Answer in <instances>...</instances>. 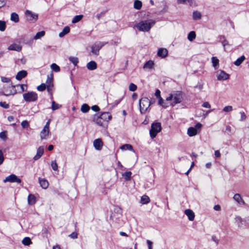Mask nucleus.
Returning <instances> with one entry per match:
<instances>
[{"label":"nucleus","mask_w":249,"mask_h":249,"mask_svg":"<svg viewBox=\"0 0 249 249\" xmlns=\"http://www.w3.org/2000/svg\"><path fill=\"white\" fill-rule=\"evenodd\" d=\"M0 138L4 141H5L7 139V131H3L0 133Z\"/></svg>","instance_id":"nucleus-46"},{"label":"nucleus","mask_w":249,"mask_h":249,"mask_svg":"<svg viewBox=\"0 0 249 249\" xmlns=\"http://www.w3.org/2000/svg\"><path fill=\"white\" fill-rule=\"evenodd\" d=\"M103 142L100 139H95L93 142V146L95 149L98 150H101L103 147Z\"/></svg>","instance_id":"nucleus-11"},{"label":"nucleus","mask_w":249,"mask_h":249,"mask_svg":"<svg viewBox=\"0 0 249 249\" xmlns=\"http://www.w3.org/2000/svg\"><path fill=\"white\" fill-rule=\"evenodd\" d=\"M78 234L76 232H72L70 234L69 236L72 239H76L77 238Z\"/></svg>","instance_id":"nucleus-53"},{"label":"nucleus","mask_w":249,"mask_h":249,"mask_svg":"<svg viewBox=\"0 0 249 249\" xmlns=\"http://www.w3.org/2000/svg\"><path fill=\"white\" fill-rule=\"evenodd\" d=\"M155 24V21L153 19L142 20L139 22L137 25L136 27L140 31L148 32Z\"/></svg>","instance_id":"nucleus-1"},{"label":"nucleus","mask_w":249,"mask_h":249,"mask_svg":"<svg viewBox=\"0 0 249 249\" xmlns=\"http://www.w3.org/2000/svg\"><path fill=\"white\" fill-rule=\"evenodd\" d=\"M159 104L161 106L163 107L166 108L169 107V105L164 102V100L161 97L159 98Z\"/></svg>","instance_id":"nucleus-41"},{"label":"nucleus","mask_w":249,"mask_h":249,"mask_svg":"<svg viewBox=\"0 0 249 249\" xmlns=\"http://www.w3.org/2000/svg\"><path fill=\"white\" fill-rule=\"evenodd\" d=\"M100 115L102 117L101 119L105 122H108L112 119V115L108 112H103L100 113Z\"/></svg>","instance_id":"nucleus-10"},{"label":"nucleus","mask_w":249,"mask_h":249,"mask_svg":"<svg viewBox=\"0 0 249 249\" xmlns=\"http://www.w3.org/2000/svg\"><path fill=\"white\" fill-rule=\"evenodd\" d=\"M97 63L94 61H90L87 64V68L88 70L93 71L97 69Z\"/></svg>","instance_id":"nucleus-20"},{"label":"nucleus","mask_w":249,"mask_h":249,"mask_svg":"<svg viewBox=\"0 0 249 249\" xmlns=\"http://www.w3.org/2000/svg\"><path fill=\"white\" fill-rule=\"evenodd\" d=\"M194 0H178V2L180 3H184L186 1H188L190 4L193 3Z\"/></svg>","instance_id":"nucleus-57"},{"label":"nucleus","mask_w":249,"mask_h":249,"mask_svg":"<svg viewBox=\"0 0 249 249\" xmlns=\"http://www.w3.org/2000/svg\"><path fill=\"white\" fill-rule=\"evenodd\" d=\"M4 160L3 152L0 150V165L2 164Z\"/></svg>","instance_id":"nucleus-55"},{"label":"nucleus","mask_w":249,"mask_h":249,"mask_svg":"<svg viewBox=\"0 0 249 249\" xmlns=\"http://www.w3.org/2000/svg\"><path fill=\"white\" fill-rule=\"evenodd\" d=\"M195 88H197L199 90H201L203 89V84L200 83H198L197 85L195 86Z\"/></svg>","instance_id":"nucleus-64"},{"label":"nucleus","mask_w":249,"mask_h":249,"mask_svg":"<svg viewBox=\"0 0 249 249\" xmlns=\"http://www.w3.org/2000/svg\"><path fill=\"white\" fill-rule=\"evenodd\" d=\"M212 240L216 244H218L219 239L215 235H213L212 237Z\"/></svg>","instance_id":"nucleus-61"},{"label":"nucleus","mask_w":249,"mask_h":249,"mask_svg":"<svg viewBox=\"0 0 249 249\" xmlns=\"http://www.w3.org/2000/svg\"><path fill=\"white\" fill-rule=\"evenodd\" d=\"M45 34V32L44 31L37 32L34 37V39L35 40L39 39L42 37L44 36Z\"/></svg>","instance_id":"nucleus-33"},{"label":"nucleus","mask_w":249,"mask_h":249,"mask_svg":"<svg viewBox=\"0 0 249 249\" xmlns=\"http://www.w3.org/2000/svg\"><path fill=\"white\" fill-rule=\"evenodd\" d=\"M49 130L43 128L40 133V138L41 139H45L46 137L48 136L49 133Z\"/></svg>","instance_id":"nucleus-25"},{"label":"nucleus","mask_w":249,"mask_h":249,"mask_svg":"<svg viewBox=\"0 0 249 249\" xmlns=\"http://www.w3.org/2000/svg\"><path fill=\"white\" fill-rule=\"evenodd\" d=\"M44 153V148L42 146H39L36 151V155L33 158L35 160H38Z\"/></svg>","instance_id":"nucleus-13"},{"label":"nucleus","mask_w":249,"mask_h":249,"mask_svg":"<svg viewBox=\"0 0 249 249\" xmlns=\"http://www.w3.org/2000/svg\"><path fill=\"white\" fill-rule=\"evenodd\" d=\"M21 125L23 128H26L29 127V124L27 121H23L21 122Z\"/></svg>","instance_id":"nucleus-51"},{"label":"nucleus","mask_w":249,"mask_h":249,"mask_svg":"<svg viewBox=\"0 0 249 249\" xmlns=\"http://www.w3.org/2000/svg\"><path fill=\"white\" fill-rule=\"evenodd\" d=\"M11 20L15 23H17L19 21V17L18 14L16 13H12L11 15Z\"/></svg>","instance_id":"nucleus-27"},{"label":"nucleus","mask_w":249,"mask_h":249,"mask_svg":"<svg viewBox=\"0 0 249 249\" xmlns=\"http://www.w3.org/2000/svg\"><path fill=\"white\" fill-rule=\"evenodd\" d=\"M146 243L148 245V249H152V244H153L152 242L149 240H147L146 241Z\"/></svg>","instance_id":"nucleus-60"},{"label":"nucleus","mask_w":249,"mask_h":249,"mask_svg":"<svg viewBox=\"0 0 249 249\" xmlns=\"http://www.w3.org/2000/svg\"><path fill=\"white\" fill-rule=\"evenodd\" d=\"M154 65V62L152 60H149L147 61L143 66V69L148 68L151 69Z\"/></svg>","instance_id":"nucleus-30"},{"label":"nucleus","mask_w":249,"mask_h":249,"mask_svg":"<svg viewBox=\"0 0 249 249\" xmlns=\"http://www.w3.org/2000/svg\"><path fill=\"white\" fill-rule=\"evenodd\" d=\"M22 243L25 246H29L32 243V241L30 237H26L23 238Z\"/></svg>","instance_id":"nucleus-37"},{"label":"nucleus","mask_w":249,"mask_h":249,"mask_svg":"<svg viewBox=\"0 0 249 249\" xmlns=\"http://www.w3.org/2000/svg\"><path fill=\"white\" fill-rule=\"evenodd\" d=\"M70 31V28L67 26H65L63 29L62 31L59 34V36L60 37H63L65 35L68 34Z\"/></svg>","instance_id":"nucleus-23"},{"label":"nucleus","mask_w":249,"mask_h":249,"mask_svg":"<svg viewBox=\"0 0 249 249\" xmlns=\"http://www.w3.org/2000/svg\"><path fill=\"white\" fill-rule=\"evenodd\" d=\"M201 13L197 11H194L193 13V18L194 20H197L201 18Z\"/></svg>","instance_id":"nucleus-38"},{"label":"nucleus","mask_w":249,"mask_h":249,"mask_svg":"<svg viewBox=\"0 0 249 249\" xmlns=\"http://www.w3.org/2000/svg\"><path fill=\"white\" fill-rule=\"evenodd\" d=\"M168 53V52L166 49L161 48L159 49L157 52V55L161 58H165L167 56Z\"/></svg>","instance_id":"nucleus-12"},{"label":"nucleus","mask_w":249,"mask_h":249,"mask_svg":"<svg viewBox=\"0 0 249 249\" xmlns=\"http://www.w3.org/2000/svg\"><path fill=\"white\" fill-rule=\"evenodd\" d=\"M100 113H96L93 116V122L96 124L101 126H104V121L101 119Z\"/></svg>","instance_id":"nucleus-7"},{"label":"nucleus","mask_w":249,"mask_h":249,"mask_svg":"<svg viewBox=\"0 0 249 249\" xmlns=\"http://www.w3.org/2000/svg\"><path fill=\"white\" fill-rule=\"evenodd\" d=\"M91 108L94 112H98L100 110V107L97 105L92 106Z\"/></svg>","instance_id":"nucleus-56"},{"label":"nucleus","mask_w":249,"mask_h":249,"mask_svg":"<svg viewBox=\"0 0 249 249\" xmlns=\"http://www.w3.org/2000/svg\"><path fill=\"white\" fill-rule=\"evenodd\" d=\"M16 176H17L14 174H11L10 176L6 177L5 179L3 180V181L4 182H15Z\"/></svg>","instance_id":"nucleus-24"},{"label":"nucleus","mask_w":249,"mask_h":249,"mask_svg":"<svg viewBox=\"0 0 249 249\" xmlns=\"http://www.w3.org/2000/svg\"><path fill=\"white\" fill-rule=\"evenodd\" d=\"M69 61L76 66L79 62L78 59L76 57L70 56L69 58Z\"/></svg>","instance_id":"nucleus-35"},{"label":"nucleus","mask_w":249,"mask_h":249,"mask_svg":"<svg viewBox=\"0 0 249 249\" xmlns=\"http://www.w3.org/2000/svg\"><path fill=\"white\" fill-rule=\"evenodd\" d=\"M61 107V105L56 103L55 102L53 101L52 102V109L53 110H55Z\"/></svg>","instance_id":"nucleus-43"},{"label":"nucleus","mask_w":249,"mask_h":249,"mask_svg":"<svg viewBox=\"0 0 249 249\" xmlns=\"http://www.w3.org/2000/svg\"><path fill=\"white\" fill-rule=\"evenodd\" d=\"M7 0H0V8L4 6Z\"/></svg>","instance_id":"nucleus-63"},{"label":"nucleus","mask_w":249,"mask_h":249,"mask_svg":"<svg viewBox=\"0 0 249 249\" xmlns=\"http://www.w3.org/2000/svg\"><path fill=\"white\" fill-rule=\"evenodd\" d=\"M120 149L122 150H129L134 151L133 146L130 144H124L120 147Z\"/></svg>","instance_id":"nucleus-26"},{"label":"nucleus","mask_w":249,"mask_h":249,"mask_svg":"<svg viewBox=\"0 0 249 249\" xmlns=\"http://www.w3.org/2000/svg\"><path fill=\"white\" fill-rule=\"evenodd\" d=\"M38 181L40 186L43 189H47L49 186V183L47 180L45 178H38Z\"/></svg>","instance_id":"nucleus-19"},{"label":"nucleus","mask_w":249,"mask_h":249,"mask_svg":"<svg viewBox=\"0 0 249 249\" xmlns=\"http://www.w3.org/2000/svg\"><path fill=\"white\" fill-rule=\"evenodd\" d=\"M197 133V130L193 127H190L187 130V134L190 137H193L196 135Z\"/></svg>","instance_id":"nucleus-21"},{"label":"nucleus","mask_w":249,"mask_h":249,"mask_svg":"<svg viewBox=\"0 0 249 249\" xmlns=\"http://www.w3.org/2000/svg\"><path fill=\"white\" fill-rule=\"evenodd\" d=\"M202 106L203 107H206V108H210L211 107V105L209 104V103L208 102H205L203 103Z\"/></svg>","instance_id":"nucleus-59"},{"label":"nucleus","mask_w":249,"mask_h":249,"mask_svg":"<svg viewBox=\"0 0 249 249\" xmlns=\"http://www.w3.org/2000/svg\"><path fill=\"white\" fill-rule=\"evenodd\" d=\"M245 59V57L244 55H242L239 58H237L236 60L234 62V64L235 66H239L241 64L243 61Z\"/></svg>","instance_id":"nucleus-31"},{"label":"nucleus","mask_w":249,"mask_h":249,"mask_svg":"<svg viewBox=\"0 0 249 249\" xmlns=\"http://www.w3.org/2000/svg\"><path fill=\"white\" fill-rule=\"evenodd\" d=\"M0 106L4 108L8 109L9 108V105L5 102H0Z\"/></svg>","instance_id":"nucleus-49"},{"label":"nucleus","mask_w":249,"mask_h":249,"mask_svg":"<svg viewBox=\"0 0 249 249\" xmlns=\"http://www.w3.org/2000/svg\"><path fill=\"white\" fill-rule=\"evenodd\" d=\"M90 109L89 106L87 104H84L81 108V110L83 113H87Z\"/></svg>","instance_id":"nucleus-36"},{"label":"nucleus","mask_w":249,"mask_h":249,"mask_svg":"<svg viewBox=\"0 0 249 249\" xmlns=\"http://www.w3.org/2000/svg\"><path fill=\"white\" fill-rule=\"evenodd\" d=\"M232 109V107L231 106H226L223 108V111L225 112H230Z\"/></svg>","instance_id":"nucleus-54"},{"label":"nucleus","mask_w":249,"mask_h":249,"mask_svg":"<svg viewBox=\"0 0 249 249\" xmlns=\"http://www.w3.org/2000/svg\"><path fill=\"white\" fill-rule=\"evenodd\" d=\"M241 114V119L240 121H244L246 119V115L244 112H240Z\"/></svg>","instance_id":"nucleus-58"},{"label":"nucleus","mask_w":249,"mask_h":249,"mask_svg":"<svg viewBox=\"0 0 249 249\" xmlns=\"http://www.w3.org/2000/svg\"><path fill=\"white\" fill-rule=\"evenodd\" d=\"M196 37V33L195 31H191L188 34V39L190 41H193Z\"/></svg>","instance_id":"nucleus-32"},{"label":"nucleus","mask_w":249,"mask_h":249,"mask_svg":"<svg viewBox=\"0 0 249 249\" xmlns=\"http://www.w3.org/2000/svg\"><path fill=\"white\" fill-rule=\"evenodd\" d=\"M155 95L158 98L161 97L160 90L158 89H156Z\"/></svg>","instance_id":"nucleus-62"},{"label":"nucleus","mask_w":249,"mask_h":249,"mask_svg":"<svg viewBox=\"0 0 249 249\" xmlns=\"http://www.w3.org/2000/svg\"><path fill=\"white\" fill-rule=\"evenodd\" d=\"M108 43L107 42H95L91 47V52L92 54L97 56L99 54L100 49L106 44Z\"/></svg>","instance_id":"nucleus-4"},{"label":"nucleus","mask_w":249,"mask_h":249,"mask_svg":"<svg viewBox=\"0 0 249 249\" xmlns=\"http://www.w3.org/2000/svg\"><path fill=\"white\" fill-rule=\"evenodd\" d=\"M22 46L16 43H13L8 47V50L9 51H16L17 52H20Z\"/></svg>","instance_id":"nucleus-14"},{"label":"nucleus","mask_w":249,"mask_h":249,"mask_svg":"<svg viewBox=\"0 0 249 249\" xmlns=\"http://www.w3.org/2000/svg\"><path fill=\"white\" fill-rule=\"evenodd\" d=\"M6 27V22L3 20H0V31L3 32L5 31Z\"/></svg>","instance_id":"nucleus-44"},{"label":"nucleus","mask_w":249,"mask_h":249,"mask_svg":"<svg viewBox=\"0 0 249 249\" xmlns=\"http://www.w3.org/2000/svg\"><path fill=\"white\" fill-rule=\"evenodd\" d=\"M151 102L147 97H142L139 101V107L141 113L143 114L149 107Z\"/></svg>","instance_id":"nucleus-2"},{"label":"nucleus","mask_w":249,"mask_h":249,"mask_svg":"<svg viewBox=\"0 0 249 249\" xmlns=\"http://www.w3.org/2000/svg\"><path fill=\"white\" fill-rule=\"evenodd\" d=\"M16 86H12L11 87H9L8 88L9 89V93H5L4 92H1V94L6 96H9L10 95H15L16 94L17 92V90L15 89Z\"/></svg>","instance_id":"nucleus-16"},{"label":"nucleus","mask_w":249,"mask_h":249,"mask_svg":"<svg viewBox=\"0 0 249 249\" xmlns=\"http://www.w3.org/2000/svg\"><path fill=\"white\" fill-rule=\"evenodd\" d=\"M183 92L181 91H175L173 92V101L170 104L172 107H174L176 104H179L183 101Z\"/></svg>","instance_id":"nucleus-6"},{"label":"nucleus","mask_w":249,"mask_h":249,"mask_svg":"<svg viewBox=\"0 0 249 249\" xmlns=\"http://www.w3.org/2000/svg\"><path fill=\"white\" fill-rule=\"evenodd\" d=\"M212 61L213 67L215 69H217L219 65V60L217 59L216 57H213L212 58Z\"/></svg>","instance_id":"nucleus-29"},{"label":"nucleus","mask_w":249,"mask_h":249,"mask_svg":"<svg viewBox=\"0 0 249 249\" xmlns=\"http://www.w3.org/2000/svg\"><path fill=\"white\" fill-rule=\"evenodd\" d=\"M36 202V198L34 195L29 194L28 196V203L30 205H34Z\"/></svg>","instance_id":"nucleus-22"},{"label":"nucleus","mask_w":249,"mask_h":249,"mask_svg":"<svg viewBox=\"0 0 249 249\" xmlns=\"http://www.w3.org/2000/svg\"><path fill=\"white\" fill-rule=\"evenodd\" d=\"M17 87H18V86H20V89H21V92L26 91V89H27V85H26L18 84V85H17Z\"/></svg>","instance_id":"nucleus-52"},{"label":"nucleus","mask_w":249,"mask_h":249,"mask_svg":"<svg viewBox=\"0 0 249 249\" xmlns=\"http://www.w3.org/2000/svg\"><path fill=\"white\" fill-rule=\"evenodd\" d=\"M233 199L236 201L239 205H245L246 203L244 200L242 199L241 195L239 194H235L233 197Z\"/></svg>","instance_id":"nucleus-15"},{"label":"nucleus","mask_w":249,"mask_h":249,"mask_svg":"<svg viewBox=\"0 0 249 249\" xmlns=\"http://www.w3.org/2000/svg\"><path fill=\"white\" fill-rule=\"evenodd\" d=\"M142 6V2L139 0H136L134 3V7L135 9L140 10Z\"/></svg>","instance_id":"nucleus-34"},{"label":"nucleus","mask_w":249,"mask_h":249,"mask_svg":"<svg viewBox=\"0 0 249 249\" xmlns=\"http://www.w3.org/2000/svg\"><path fill=\"white\" fill-rule=\"evenodd\" d=\"M132 173L130 171H128L123 174V176L125 180H129L131 179Z\"/></svg>","instance_id":"nucleus-39"},{"label":"nucleus","mask_w":249,"mask_h":249,"mask_svg":"<svg viewBox=\"0 0 249 249\" xmlns=\"http://www.w3.org/2000/svg\"><path fill=\"white\" fill-rule=\"evenodd\" d=\"M51 68L55 72H59L60 71V67L55 63L52 64Z\"/></svg>","instance_id":"nucleus-42"},{"label":"nucleus","mask_w":249,"mask_h":249,"mask_svg":"<svg viewBox=\"0 0 249 249\" xmlns=\"http://www.w3.org/2000/svg\"><path fill=\"white\" fill-rule=\"evenodd\" d=\"M27 19L29 21H36L38 18V15L35 13H32L31 11L27 10L25 13Z\"/></svg>","instance_id":"nucleus-9"},{"label":"nucleus","mask_w":249,"mask_h":249,"mask_svg":"<svg viewBox=\"0 0 249 249\" xmlns=\"http://www.w3.org/2000/svg\"><path fill=\"white\" fill-rule=\"evenodd\" d=\"M51 166L54 171H57L58 169V165L55 160L52 161L51 162Z\"/></svg>","instance_id":"nucleus-48"},{"label":"nucleus","mask_w":249,"mask_h":249,"mask_svg":"<svg viewBox=\"0 0 249 249\" xmlns=\"http://www.w3.org/2000/svg\"><path fill=\"white\" fill-rule=\"evenodd\" d=\"M230 75L223 71H217V79L219 81L226 80L229 78Z\"/></svg>","instance_id":"nucleus-8"},{"label":"nucleus","mask_w":249,"mask_h":249,"mask_svg":"<svg viewBox=\"0 0 249 249\" xmlns=\"http://www.w3.org/2000/svg\"><path fill=\"white\" fill-rule=\"evenodd\" d=\"M150 201L149 197L146 195H143L141 197V203L142 204H146Z\"/></svg>","instance_id":"nucleus-28"},{"label":"nucleus","mask_w":249,"mask_h":249,"mask_svg":"<svg viewBox=\"0 0 249 249\" xmlns=\"http://www.w3.org/2000/svg\"><path fill=\"white\" fill-rule=\"evenodd\" d=\"M161 130V125L160 123L155 122L152 124L150 130V135L152 139L155 138L157 134Z\"/></svg>","instance_id":"nucleus-3"},{"label":"nucleus","mask_w":249,"mask_h":249,"mask_svg":"<svg viewBox=\"0 0 249 249\" xmlns=\"http://www.w3.org/2000/svg\"><path fill=\"white\" fill-rule=\"evenodd\" d=\"M185 214L188 216L190 221H193L195 219V215L193 211L191 209H187L184 212Z\"/></svg>","instance_id":"nucleus-17"},{"label":"nucleus","mask_w":249,"mask_h":249,"mask_svg":"<svg viewBox=\"0 0 249 249\" xmlns=\"http://www.w3.org/2000/svg\"><path fill=\"white\" fill-rule=\"evenodd\" d=\"M23 98L26 102H34L37 100V94L34 91H29L23 94Z\"/></svg>","instance_id":"nucleus-5"},{"label":"nucleus","mask_w":249,"mask_h":249,"mask_svg":"<svg viewBox=\"0 0 249 249\" xmlns=\"http://www.w3.org/2000/svg\"><path fill=\"white\" fill-rule=\"evenodd\" d=\"M46 88V85L44 83H42L37 87V89L40 91H44Z\"/></svg>","instance_id":"nucleus-45"},{"label":"nucleus","mask_w":249,"mask_h":249,"mask_svg":"<svg viewBox=\"0 0 249 249\" xmlns=\"http://www.w3.org/2000/svg\"><path fill=\"white\" fill-rule=\"evenodd\" d=\"M83 16L82 15L75 16L72 20V23H75L80 21Z\"/></svg>","instance_id":"nucleus-40"},{"label":"nucleus","mask_w":249,"mask_h":249,"mask_svg":"<svg viewBox=\"0 0 249 249\" xmlns=\"http://www.w3.org/2000/svg\"><path fill=\"white\" fill-rule=\"evenodd\" d=\"M137 89V86L133 84V83H130L129 86V89L131 91H135Z\"/></svg>","instance_id":"nucleus-47"},{"label":"nucleus","mask_w":249,"mask_h":249,"mask_svg":"<svg viewBox=\"0 0 249 249\" xmlns=\"http://www.w3.org/2000/svg\"><path fill=\"white\" fill-rule=\"evenodd\" d=\"M28 73L25 70H21L19 71H18L16 76V78L18 80H20L22 78L25 77Z\"/></svg>","instance_id":"nucleus-18"},{"label":"nucleus","mask_w":249,"mask_h":249,"mask_svg":"<svg viewBox=\"0 0 249 249\" xmlns=\"http://www.w3.org/2000/svg\"><path fill=\"white\" fill-rule=\"evenodd\" d=\"M45 84L46 86L53 87V80L47 78Z\"/></svg>","instance_id":"nucleus-50"}]
</instances>
